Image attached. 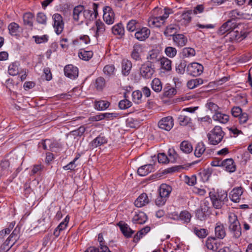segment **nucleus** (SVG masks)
<instances>
[{"label":"nucleus","instance_id":"393cba45","mask_svg":"<svg viewBox=\"0 0 252 252\" xmlns=\"http://www.w3.org/2000/svg\"><path fill=\"white\" fill-rule=\"evenodd\" d=\"M147 59L150 63H155L160 60L159 51L157 49H153L148 52Z\"/></svg>","mask_w":252,"mask_h":252},{"label":"nucleus","instance_id":"473e14b6","mask_svg":"<svg viewBox=\"0 0 252 252\" xmlns=\"http://www.w3.org/2000/svg\"><path fill=\"white\" fill-rule=\"evenodd\" d=\"M34 15L31 12L25 13L23 16L24 24L32 28L33 27Z\"/></svg>","mask_w":252,"mask_h":252},{"label":"nucleus","instance_id":"680f3d73","mask_svg":"<svg viewBox=\"0 0 252 252\" xmlns=\"http://www.w3.org/2000/svg\"><path fill=\"white\" fill-rule=\"evenodd\" d=\"M177 94L176 90L174 88L169 89L165 88L164 90L163 96L167 97H172Z\"/></svg>","mask_w":252,"mask_h":252},{"label":"nucleus","instance_id":"0e129e2a","mask_svg":"<svg viewBox=\"0 0 252 252\" xmlns=\"http://www.w3.org/2000/svg\"><path fill=\"white\" fill-rule=\"evenodd\" d=\"M131 105V102L126 99L122 100L119 103V106L121 109H126L130 107Z\"/></svg>","mask_w":252,"mask_h":252},{"label":"nucleus","instance_id":"774afa93","mask_svg":"<svg viewBox=\"0 0 252 252\" xmlns=\"http://www.w3.org/2000/svg\"><path fill=\"white\" fill-rule=\"evenodd\" d=\"M86 130L84 126H80L78 129L71 131L70 134L75 136H81Z\"/></svg>","mask_w":252,"mask_h":252},{"label":"nucleus","instance_id":"4c0bfd02","mask_svg":"<svg viewBox=\"0 0 252 252\" xmlns=\"http://www.w3.org/2000/svg\"><path fill=\"white\" fill-rule=\"evenodd\" d=\"M180 148L183 152L186 154L191 153L193 150L191 144L186 141H184L180 144Z\"/></svg>","mask_w":252,"mask_h":252},{"label":"nucleus","instance_id":"f8f14e48","mask_svg":"<svg viewBox=\"0 0 252 252\" xmlns=\"http://www.w3.org/2000/svg\"><path fill=\"white\" fill-rule=\"evenodd\" d=\"M150 30L147 27L138 28L135 33V37L139 41H145L150 35Z\"/></svg>","mask_w":252,"mask_h":252},{"label":"nucleus","instance_id":"f03ea898","mask_svg":"<svg viewBox=\"0 0 252 252\" xmlns=\"http://www.w3.org/2000/svg\"><path fill=\"white\" fill-rule=\"evenodd\" d=\"M210 197L213 206L217 209L222 208L223 205L228 201L227 194L224 191L217 192H210Z\"/></svg>","mask_w":252,"mask_h":252},{"label":"nucleus","instance_id":"052dcab7","mask_svg":"<svg viewBox=\"0 0 252 252\" xmlns=\"http://www.w3.org/2000/svg\"><path fill=\"white\" fill-rule=\"evenodd\" d=\"M67 225L65 223L61 222L60 224L55 229L53 234L56 237H58L60 235L61 231L66 228Z\"/></svg>","mask_w":252,"mask_h":252},{"label":"nucleus","instance_id":"a211bd4d","mask_svg":"<svg viewBox=\"0 0 252 252\" xmlns=\"http://www.w3.org/2000/svg\"><path fill=\"white\" fill-rule=\"evenodd\" d=\"M172 187L166 184H161L158 189V194L168 199L172 191Z\"/></svg>","mask_w":252,"mask_h":252},{"label":"nucleus","instance_id":"a878e982","mask_svg":"<svg viewBox=\"0 0 252 252\" xmlns=\"http://www.w3.org/2000/svg\"><path fill=\"white\" fill-rule=\"evenodd\" d=\"M119 226L124 235L126 238L131 237L134 231L126 223H119Z\"/></svg>","mask_w":252,"mask_h":252},{"label":"nucleus","instance_id":"6e6552de","mask_svg":"<svg viewBox=\"0 0 252 252\" xmlns=\"http://www.w3.org/2000/svg\"><path fill=\"white\" fill-rule=\"evenodd\" d=\"M237 28V23L232 20H228L224 23L218 30L217 33L220 35L225 34L227 32H230Z\"/></svg>","mask_w":252,"mask_h":252},{"label":"nucleus","instance_id":"69168bd1","mask_svg":"<svg viewBox=\"0 0 252 252\" xmlns=\"http://www.w3.org/2000/svg\"><path fill=\"white\" fill-rule=\"evenodd\" d=\"M167 198L158 194V196L155 200V204L158 207L163 206L167 200Z\"/></svg>","mask_w":252,"mask_h":252},{"label":"nucleus","instance_id":"7c9ffc66","mask_svg":"<svg viewBox=\"0 0 252 252\" xmlns=\"http://www.w3.org/2000/svg\"><path fill=\"white\" fill-rule=\"evenodd\" d=\"M161 68L166 71H170L172 69V62L166 57H162L159 60Z\"/></svg>","mask_w":252,"mask_h":252},{"label":"nucleus","instance_id":"4be33fe9","mask_svg":"<svg viewBox=\"0 0 252 252\" xmlns=\"http://www.w3.org/2000/svg\"><path fill=\"white\" fill-rule=\"evenodd\" d=\"M215 236L219 239H223L226 235L224 226L220 222H218L215 228Z\"/></svg>","mask_w":252,"mask_h":252},{"label":"nucleus","instance_id":"aec40b11","mask_svg":"<svg viewBox=\"0 0 252 252\" xmlns=\"http://www.w3.org/2000/svg\"><path fill=\"white\" fill-rule=\"evenodd\" d=\"M147 216L143 212H140L136 213L133 216L132 221L134 223L142 224L145 223L147 220Z\"/></svg>","mask_w":252,"mask_h":252},{"label":"nucleus","instance_id":"72a5a7b5","mask_svg":"<svg viewBox=\"0 0 252 252\" xmlns=\"http://www.w3.org/2000/svg\"><path fill=\"white\" fill-rule=\"evenodd\" d=\"M164 22H165L162 19L160 16L151 18L148 21L150 26L156 27H161Z\"/></svg>","mask_w":252,"mask_h":252},{"label":"nucleus","instance_id":"864d4df0","mask_svg":"<svg viewBox=\"0 0 252 252\" xmlns=\"http://www.w3.org/2000/svg\"><path fill=\"white\" fill-rule=\"evenodd\" d=\"M169 162H175L178 158V155L174 148H170L168 151Z\"/></svg>","mask_w":252,"mask_h":252},{"label":"nucleus","instance_id":"e433bc0d","mask_svg":"<svg viewBox=\"0 0 252 252\" xmlns=\"http://www.w3.org/2000/svg\"><path fill=\"white\" fill-rule=\"evenodd\" d=\"M112 31L115 35L123 36L125 33L124 28L121 23L114 26L112 28Z\"/></svg>","mask_w":252,"mask_h":252},{"label":"nucleus","instance_id":"20e7f679","mask_svg":"<svg viewBox=\"0 0 252 252\" xmlns=\"http://www.w3.org/2000/svg\"><path fill=\"white\" fill-rule=\"evenodd\" d=\"M248 35L243 25L237 24L235 30H233L227 34L230 42H240L245 39Z\"/></svg>","mask_w":252,"mask_h":252},{"label":"nucleus","instance_id":"a19ab883","mask_svg":"<svg viewBox=\"0 0 252 252\" xmlns=\"http://www.w3.org/2000/svg\"><path fill=\"white\" fill-rule=\"evenodd\" d=\"M79 57L83 60L88 61L92 58L93 52L92 51H86L81 49L78 54Z\"/></svg>","mask_w":252,"mask_h":252},{"label":"nucleus","instance_id":"cd10ccee","mask_svg":"<svg viewBox=\"0 0 252 252\" xmlns=\"http://www.w3.org/2000/svg\"><path fill=\"white\" fill-rule=\"evenodd\" d=\"M222 166L224 167L226 170L229 172H233L236 169L234 161L231 158H228L223 160Z\"/></svg>","mask_w":252,"mask_h":252},{"label":"nucleus","instance_id":"1a4fd4ad","mask_svg":"<svg viewBox=\"0 0 252 252\" xmlns=\"http://www.w3.org/2000/svg\"><path fill=\"white\" fill-rule=\"evenodd\" d=\"M54 21L53 27L57 34H61L64 28V23L62 16L58 13L54 14L52 16Z\"/></svg>","mask_w":252,"mask_h":252},{"label":"nucleus","instance_id":"dca6fc26","mask_svg":"<svg viewBox=\"0 0 252 252\" xmlns=\"http://www.w3.org/2000/svg\"><path fill=\"white\" fill-rule=\"evenodd\" d=\"M180 29V27L176 24H170L167 26L164 32V34L166 36H172L176 35L177 32L179 31Z\"/></svg>","mask_w":252,"mask_h":252},{"label":"nucleus","instance_id":"39448f33","mask_svg":"<svg viewBox=\"0 0 252 252\" xmlns=\"http://www.w3.org/2000/svg\"><path fill=\"white\" fill-rule=\"evenodd\" d=\"M224 133L220 126H216L207 134L209 143L216 145L222 140Z\"/></svg>","mask_w":252,"mask_h":252},{"label":"nucleus","instance_id":"bf43d9fd","mask_svg":"<svg viewBox=\"0 0 252 252\" xmlns=\"http://www.w3.org/2000/svg\"><path fill=\"white\" fill-rule=\"evenodd\" d=\"M36 21L39 24L46 25L47 23V17L46 15L42 12L38 13L36 15Z\"/></svg>","mask_w":252,"mask_h":252},{"label":"nucleus","instance_id":"6ab92c4d","mask_svg":"<svg viewBox=\"0 0 252 252\" xmlns=\"http://www.w3.org/2000/svg\"><path fill=\"white\" fill-rule=\"evenodd\" d=\"M152 164H146L140 167L137 170V173L141 176H145L154 171Z\"/></svg>","mask_w":252,"mask_h":252},{"label":"nucleus","instance_id":"4468645a","mask_svg":"<svg viewBox=\"0 0 252 252\" xmlns=\"http://www.w3.org/2000/svg\"><path fill=\"white\" fill-rule=\"evenodd\" d=\"M173 41L176 46L182 47L186 45L188 38L183 34H177L174 35Z\"/></svg>","mask_w":252,"mask_h":252},{"label":"nucleus","instance_id":"b1692460","mask_svg":"<svg viewBox=\"0 0 252 252\" xmlns=\"http://www.w3.org/2000/svg\"><path fill=\"white\" fill-rule=\"evenodd\" d=\"M219 244L217 240L213 237H209L206 241V247L209 250L216 251L219 248Z\"/></svg>","mask_w":252,"mask_h":252},{"label":"nucleus","instance_id":"338daca9","mask_svg":"<svg viewBox=\"0 0 252 252\" xmlns=\"http://www.w3.org/2000/svg\"><path fill=\"white\" fill-rule=\"evenodd\" d=\"M126 125L131 128H137L139 126V123L133 118H128L126 120Z\"/></svg>","mask_w":252,"mask_h":252},{"label":"nucleus","instance_id":"603ef678","mask_svg":"<svg viewBox=\"0 0 252 252\" xmlns=\"http://www.w3.org/2000/svg\"><path fill=\"white\" fill-rule=\"evenodd\" d=\"M8 73L10 75L14 76L19 73L18 63H16L10 64L8 67Z\"/></svg>","mask_w":252,"mask_h":252},{"label":"nucleus","instance_id":"c85d7f7f","mask_svg":"<svg viewBox=\"0 0 252 252\" xmlns=\"http://www.w3.org/2000/svg\"><path fill=\"white\" fill-rule=\"evenodd\" d=\"M132 67V63L127 59H124L122 62V73L126 76L130 73Z\"/></svg>","mask_w":252,"mask_h":252},{"label":"nucleus","instance_id":"f704fd0d","mask_svg":"<svg viewBox=\"0 0 252 252\" xmlns=\"http://www.w3.org/2000/svg\"><path fill=\"white\" fill-rule=\"evenodd\" d=\"M96 32L95 36L97 37L100 35L103 34L105 31V26L104 24L100 20H98L95 22Z\"/></svg>","mask_w":252,"mask_h":252},{"label":"nucleus","instance_id":"c756f323","mask_svg":"<svg viewBox=\"0 0 252 252\" xmlns=\"http://www.w3.org/2000/svg\"><path fill=\"white\" fill-rule=\"evenodd\" d=\"M107 143V139L104 136L99 135L94 139L90 143L93 148H96Z\"/></svg>","mask_w":252,"mask_h":252},{"label":"nucleus","instance_id":"423d86ee","mask_svg":"<svg viewBox=\"0 0 252 252\" xmlns=\"http://www.w3.org/2000/svg\"><path fill=\"white\" fill-rule=\"evenodd\" d=\"M203 65L197 63H189L187 67L188 73L192 76H198L201 75L203 71Z\"/></svg>","mask_w":252,"mask_h":252},{"label":"nucleus","instance_id":"ddd939ff","mask_svg":"<svg viewBox=\"0 0 252 252\" xmlns=\"http://www.w3.org/2000/svg\"><path fill=\"white\" fill-rule=\"evenodd\" d=\"M64 72L66 76L71 79H75L78 75V69L72 64L66 65L64 68Z\"/></svg>","mask_w":252,"mask_h":252},{"label":"nucleus","instance_id":"4d7b16f0","mask_svg":"<svg viewBox=\"0 0 252 252\" xmlns=\"http://www.w3.org/2000/svg\"><path fill=\"white\" fill-rule=\"evenodd\" d=\"M103 72L106 75L111 76L114 74L115 67L114 65L108 64L103 68Z\"/></svg>","mask_w":252,"mask_h":252},{"label":"nucleus","instance_id":"8fccbe9b","mask_svg":"<svg viewBox=\"0 0 252 252\" xmlns=\"http://www.w3.org/2000/svg\"><path fill=\"white\" fill-rule=\"evenodd\" d=\"M193 232L200 238H204L208 235L207 230L204 228L198 229L197 227H194Z\"/></svg>","mask_w":252,"mask_h":252},{"label":"nucleus","instance_id":"412c9836","mask_svg":"<svg viewBox=\"0 0 252 252\" xmlns=\"http://www.w3.org/2000/svg\"><path fill=\"white\" fill-rule=\"evenodd\" d=\"M192 13V11L191 10L184 11L181 14L180 19H178V21L181 22L182 25L186 26L190 23L191 20V15Z\"/></svg>","mask_w":252,"mask_h":252},{"label":"nucleus","instance_id":"79ce46f5","mask_svg":"<svg viewBox=\"0 0 252 252\" xmlns=\"http://www.w3.org/2000/svg\"><path fill=\"white\" fill-rule=\"evenodd\" d=\"M139 26V22L136 20L132 19L129 20L127 23L126 29L129 32H132L136 31Z\"/></svg>","mask_w":252,"mask_h":252},{"label":"nucleus","instance_id":"58836bf2","mask_svg":"<svg viewBox=\"0 0 252 252\" xmlns=\"http://www.w3.org/2000/svg\"><path fill=\"white\" fill-rule=\"evenodd\" d=\"M110 105V103L107 101L99 100L95 102V108L99 111L104 110Z\"/></svg>","mask_w":252,"mask_h":252},{"label":"nucleus","instance_id":"9d476101","mask_svg":"<svg viewBox=\"0 0 252 252\" xmlns=\"http://www.w3.org/2000/svg\"><path fill=\"white\" fill-rule=\"evenodd\" d=\"M104 21L108 25H111L114 23L115 21V14L111 7L109 6H105L103 9Z\"/></svg>","mask_w":252,"mask_h":252},{"label":"nucleus","instance_id":"3c124183","mask_svg":"<svg viewBox=\"0 0 252 252\" xmlns=\"http://www.w3.org/2000/svg\"><path fill=\"white\" fill-rule=\"evenodd\" d=\"M133 101L139 104L142 101V92L137 90L132 93V94Z\"/></svg>","mask_w":252,"mask_h":252},{"label":"nucleus","instance_id":"9b49d317","mask_svg":"<svg viewBox=\"0 0 252 252\" xmlns=\"http://www.w3.org/2000/svg\"><path fill=\"white\" fill-rule=\"evenodd\" d=\"M174 122L172 117L168 116L160 120L158 124V127L162 129L169 131L173 126Z\"/></svg>","mask_w":252,"mask_h":252},{"label":"nucleus","instance_id":"09e8293b","mask_svg":"<svg viewBox=\"0 0 252 252\" xmlns=\"http://www.w3.org/2000/svg\"><path fill=\"white\" fill-rule=\"evenodd\" d=\"M228 17L230 18V20H232L235 22V19H240L244 18L243 13H241L238 10L235 9L230 11L228 14Z\"/></svg>","mask_w":252,"mask_h":252},{"label":"nucleus","instance_id":"ea45409f","mask_svg":"<svg viewBox=\"0 0 252 252\" xmlns=\"http://www.w3.org/2000/svg\"><path fill=\"white\" fill-rule=\"evenodd\" d=\"M152 89L157 93L160 92L162 88V85L160 80L158 78H154L151 83Z\"/></svg>","mask_w":252,"mask_h":252},{"label":"nucleus","instance_id":"5701e85b","mask_svg":"<svg viewBox=\"0 0 252 252\" xmlns=\"http://www.w3.org/2000/svg\"><path fill=\"white\" fill-rule=\"evenodd\" d=\"M142 51V46L140 44H135L131 54V58L135 61L141 60L140 54Z\"/></svg>","mask_w":252,"mask_h":252},{"label":"nucleus","instance_id":"c9c22d12","mask_svg":"<svg viewBox=\"0 0 252 252\" xmlns=\"http://www.w3.org/2000/svg\"><path fill=\"white\" fill-rule=\"evenodd\" d=\"M205 145L203 142H199L196 145L194 150V155L197 158L200 157L205 152Z\"/></svg>","mask_w":252,"mask_h":252},{"label":"nucleus","instance_id":"c03bdc74","mask_svg":"<svg viewBox=\"0 0 252 252\" xmlns=\"http://www.w3.org/2000/svg\"><path fill=\"white\" fill-rule=\"evenodd\" d=\"M182 58H189L195 55V51L193 48L190 47L184 48L181 52Z\"/></svg>","mask_w":252,"mask_h":252},{"label":"nucleus","instance_id":"6e6d98bb","mask_svg":"<svg viewBox=\"0 0 252 252\" xmlns=\"http://www.w3.org/2000/svg\"><path fill=\"white\" fill-rule=\"evenodd\" d=\"M105 81L103 77H99L96 79L95 86L97 90H102L105 87Z\"/></svg>","mask_w":252,"mask_h":252},{"label":"nucleus","instance_id":"5fc2aeb1","mask_svg":"<svg viewBox=\"0 0 252 252\" xmlns=\"http://www.w3.org/2000/svg\"><path fill=\"white\" fill-rule=\"evenodd\" d=\"M166 55L171 58H174L177 54V50L175 47L168 46L164 50Z\"/></svg>","mask_w":252,"mask_h":252},{"label":"nucleus","instance_id":"49530a36","mask_svg":"<svg viewBox=\"0 0 252 252\" xmlns=\"http://www.w3.org/2000/svg\"><path fill=\"white\" fill-rule=\"evenodd\" d=\"M176 216L177 219H179L187 223L190 221L191 217L190 214L187 211H182L179 216L177 215Z\"/></svg>","mask_w":252,"mask_h":252},{"label":"nucleus","instance_id":"a18cd8bd","mask_svg":"<svg viewBox=\"0 0 252 252\" xmlns=\"http://www.w3.org/2000/svg\"><path fill=\"white\" fill-rule=\"evenodd\" d=\"M203 80L201 78H196L189 81L187 83V86L190 89H193L199 85L202 84Z\"/></svg>","mask_w":252,"mask_h":252},{"label":"nucleus","instance_id":"f257e3e1","mask_svg":"<svg viewBox=\"0 0 252 252\" xmlns=\"http://www.w3.org/2000/svg\"><path fill=\"white\" fill-rule=\"evenodd\" d=\"M98 4L93 3L92 7L93 10L85 9L84 6L81 5L75 6L72 13L73 20L79 24L94 20L98 14Z\"/></svg>","mask_w":252,"mask_h":252},{"label":"nucleus","instance_id":"0eeeda50","mask_svg":"<svg viewBox=\"0 0 252 252\" xmlns=\"http://www.w3.org/2000/svg\"><path fill=\"white\" fill-rule=\"evenodd\" d=\"M155 71L154 65L151 63H144L140 68V75L145 79L151 78Z\"/></svg>","mask_w":252,"mask_h":252},{"label":"nucleus","instance_id":"f3484780","mask_svg":"<svg viewBox=\"0 0 252 252\" xmlns=\"http://www.w3.org/2000/svg\"><path fill=\"white\" fill-rule=\"evenodd\" d=\"M243 192L241 187L234 189L230 193V198L234 202H238Z\"/></svg>","mask_w":252,"mask_h":252},{"label":"nucleus","instance_id":"de8ad7c7","mask_svg":"<svg viewBox=\"0 0 252 252\" xmlns=\"http://www.w3.org/2000/svg\"><path fill=\"white\" fill-rule=\"evenodd\" d=\"M19 28V26L18 24L15 22L10 23L8 27L9 33L12 36H15L18 34Z\"/></svg>","mask_w":252,"mask_h":252},{"label":"nucleus","instance_id":"2f4dec72","mask_svg":"<svg viewBox=\"0 0 252 252\" xmlns=\"http://www.w3.org/2000/svg\"><path fill=\"white\" fill-rule=\"evenodd\" d=\"M208 208L206 207H200L195 212L196 217L200 220H205L207 217V213L208 212Z\"/></svg>","mask_w":252,"mask_h":252},{"label":"nucleus","instance_id":"13d9d810","mask_svg":"<svg viewBox=\"0 0 252 252\" xmlns=\"http://www.w3.org/2000/svg\"><path fill=\"white\" fill-rule=\"evenodd\" d=\"M153 158H158V162L160 163L165 164L169 162L168 157L164 153H159L157 157L155 156Z\"/></svg>","mask_w":252,"mask_h":252},{"label":"nucleus","instance_id":"2eb2a0df","mask_svg":"<svg viewBox=\"0 0 252 252\" xmlns=\"http://www.w3.org/2000/svg\"><path fill=\"white\" fill-rule=\"evenodd\" d=\"M150 202V199L146 193L141 194L134 202L137 207H142Z\"/></svg>","mask_w":252,"mask_h":252},{"label":"nucleus","instance_id":"37998d69","mask_svg":"<svg viewBox=\"0 0 252 252\" xmlns=\"http://www.w3.org/2000/svg\"><path fill=\"white\" fill-rule=\"evenodd\" d=\"M179 123L180 125L186 126L191 124V119L188 116L180 115L178 117Z\"/></svg>","mask_w":252,"mask_h":252},{"label":"nucleus","instance_id":"7ed1b4c3","mask_svg":"<svg viewBox=\"0 0 252 252\" xmlns=\"http://www.w3.org/2000/svg\"><path fill=\"white\" fill-rule=\"evenodd\" d=\"M229 229L233 237L239 238L242 234L240 223L237 216L233 213H230L228 216Z\"/></svg>","mask_w":252,"mask_h":252},{"label":"nucleus","instance_id":"bb28decb","mask_svg":"<svg viewBox=\"0 0 252 252\" xmlns=\"http://www.w3.org/2000/svg\"><path fill=\"white\" fill-rule=\"evenodd\" d=\"M229 117L228 115L222 114L219 111L213 116V119L214 121H218L222 124H226L229 121Z\"/></svg>","mask_w":252,"mask_h":252},{"label":"nucleus","instance_id":"e2e57ef3","mask_svg":"<svg viewBox=\"0 0 252 252\" xmlns=\"http://www.w3.org/2000/svg\"><path fill=\"white\" fill-rule=\"evenodd\" d=\"M32 38L34 39V41L36 44L46 43L48 40V36L47 35H44L41 36L34 35L32 36Z\"/></svg>","mask_w":252,"mask_h":252}]
</instances>
